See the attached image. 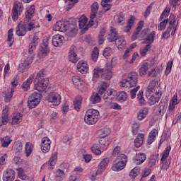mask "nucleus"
<instances>
[{
  "mask_svg": "<svg viewBox=\"0 0 181 181\" xmlns=\"http://www.w3.org/2000/svg\"><path fill=\"white\" fill-rule=\"evenodd\" d=\"M105 28H102L100 30L99 36H98V39H99V44L100 45H103V42H104V35H105Z\"/></svg>",
  "mask_w": 181,
  "mask_h": 181,
  "instance_id": "obj_57",
  "label": "nucleus"
},
{
  "mask_svg": "<svg viewBox=\"0 0 181 181\" xmlns=\"http://www.w3.org/2000/svg\"><path fill=\"white\" fill-rule=\"evenodd\" d=\"M110 144H111V140H109L108 138H102L99 140V145L101 148H107Z\"/></svg>",
  "mask_w": 181,
  "mask_h": 181,
  "instance_id": "obj_46",
  "label": "nucleus"
},
{
  "mask_svg": "<svg viewBox=\"0 0 181 181\" xmlns=\"http://www.w3.org/2000/svg\"><path fill=\"white\" fill-rule=\"evenodd\" d=\"M144 139H145V135L144 134H138L134 139V145L136 148H141L144 144Z\"/></svg>",
  "mask_w": 181,
  "mask_h": 181,
  "instance_id": "obj_32",
  "label": "nucleus"
},
{
  "mask_svg": "<svg viewBox=\"0 0 181 181\" xmlns=\"http://www.w3.org/2000/svg\"><path fill=\"white\" fill-rule=\"evenodd\" d=\"M47 100L49 103L53 104L54 107H57V105H60V103H62V95L58 93L52 92L48 95Z\"/></svg>",
  "mask_w": 181,
  "mask_h": 181,
  "instance_id": "obj_9",
  "label": "nucleus"
},
{
  "mask_svg": "<svg viewBox=\"0 0 181 181\" xmlns=\"http://www.w3.org/2000/svg\"><path fill=\"white\" fill-rule=\"evenodd\" d=\"M142 28H144V21H139L136 30L132 35V40H136L139 35V33L142 30Z\"/></svg>",
  "mask_w": 181,
  "mask_h": 181,
  "instance_id": "obj_30",
  "label": "nucleus"
},
{
  "mask_svg": "<svg viewBox=\"0 0 181 181\" xmlns=\"http://www.w3.org/2000/svg\"><path fill=\"white\" fill-rule=\"evenodd\" d=\"M117 98L119 101H127L128 98V95L125 92H119Z\"/></svg>",
  "mask_w": 181,
  "mask_h": 181,
  "instance_id": "obj_59",
  "label": "nucleus"
},
{
  "mask_svg": "<svg viewBox=\"0 0 181 181\" xmlns=\"http://www.w3.org/2000/svg\"><path fill=\"white\" fill-rule=\"evenodd\" d=\"M146 98L148 100V103L150 105H153L154 104H156L158 101H159V90H156L153 95H146Z\"/></svg>",
  "mask_w": 181,
  "mask_h": 181,
  "instance_id": "obj_23",
  "label": "nucleus"
},
{
  "mask_svg": "<svg viewBox=\"0 0 181 181\" xmlns=\"http://www.w3.org/2000/svg\"><path fill=\"white\" fill-rule=\"evenodd\" d=\"M36 46H37V44L36 42H30L28 47V52L30 54H32L33 53L34 50H36Z\"/></svg>",
  "mask_w": 181,
  "mask_h": 181,
  "instance_id": "obj_63",
  "label": "nucleus"
},
{
  "mask_svg": "<svg viewBox=\"0 0 181 181\" xmlns=\"http://www.w3.org/2000/svg\"><path fill=\"white\" fill-rule=\"evenodd\" d=\"M72 83L78 90H81V91L86 90V83L79 76H73Z\"/></svg>",
  "mask_w": 181,
  "mask_h": 181,
  "instance_id": "obj_15",
  "label": "nucleus"
},
{
  "mask_svg": "<svg viewBox=\"0 0 181 181\" xmlns=\"http://www.w3.org/2000/svg\"><path fill=\"white\" fill-rule=\"evenodd\" d=\"M1 146H3V148H8L11 142H12V140L11 139V137L6 136L1 139Z\"/></svg>",
  "mask_w": 181,
  "mask_h": 181,
  "instance_id": "obj_43",
  "label": "nucleus"
},
{
  "mask_svg": "<svg viewBox=\"0 0 181 181\" xmlns=\"http://www.w3.org/2000/svg\"><path fill=\"white\" fill-rule=\"evenodd\" d=\"M118 37V32H117V28L114 27H110V32L107 35V40L110 42H115Z\"/></svg>",
  "mask_w": 181,
  "mask_h": 181,
  "instance_id": "obj_26",
  "label": "nucleus"
},
{
  "mask_svg": "<svg viewBox=\"0 0 181 181\" xmlns=\"http://www.w3.org/2000/svg\"><path fill=\"white\" fill-rule=\"evenodd\" d=\"M137 100L141 105H144L145 104V99L144 98V92L142 90H140L139 93L137 94Z\"/></svg>",
  "mask_w": 181,
  "mask_h": 181,
  "instance_id": "obj_53",
  "label": "nucleus"
},
{
  "mask_svg": "<svg viewBox=\"0 0 181 181\" xmlns=\"http://www.w3.org/2000/svg\"><path fill=\"white\" fill-rule=\"evenodd\" d=\"M94 18H90L89 21V23H88V19L87 18V17L83 16L79 18V21H78V26L80 28V29H83L84 30H88V28H90V26H93V23H94Z\"/></svg>",
  "mask_w": 181,
  "mask_h": 181,
  "instance_id": "obj_10",
  "label": "nucleus"
},
{
  "mask_svg": "<svg viewBox=\"0 0 181 181\" xmlns=\"http://www.w3.org/2000/svg\"><path fill=\"white\" fill-rule=\"evenodd\" d=\"M51 144H52V141L49 139V137H43L42 139L41 149L43 153H47V152L50 151Z\"/></svg>",
  "mask_w": 181,
  "mask_h": 181,
  "instance_id": "obj_16",
  "label": "nucleus"
},
{
  "mask_svg": "<svg viewBox=\"0 0 181 181\" xmlns=\"http://www.w3.org/2000/svg\"><path fill=\"white\" fill-rule=\"evenodd\" d=\"M8 45L9 46V47H11L12 45H13V40H14V37H13V29L11 28L8 31Z\"/></svg>",
  "mask_w": 181,
  "mask_h": 181,
  "instance_id": "obj_45",
  "label": "nucleus"
},
{
  "mask_svg": "<svg viewBox=\"0 0 181 181\" xmlns=\"http://www.w3.org/2000/svg\"><path fill=\"white\" fill-rule=\"evenodd\" d=\"M99 54H100V52H98V48L95 47L92 52V60L93 62H96L98 59Z\"/></svg>",
  "mask_w": 181,
  "mask_h": 181,
  "instance_id": "obj_60",
  "label": "nucleus"
},
{
  "mask_svg": "<svg viewBox=\"0 0 181 181\" xmlns=\"http://www.w3.org/2000/svg\"><path fill=\"white\" fill-rule=\"evenodd\" d=\"M68 59L69 62H71V63H76V62H78L80 58H78L77 54H76V47H71L70 48Z\"/></svg>",
  "mask_w": 181,
  "mask_h": 181,
  "instance_id": "obj_22",
  "label": "nucleus"
},
{
  "mask_svg": "<svg viewBox=\"0 0 181 181\" xmlns=\"http://www.w3.org/2000/svg\"><path fill=\"white\" fill-rule=\"evenodd\" d=\"M15 180V171L13 170H7L3 174V181Z\"/></svg>",
  "mask_w": 181,
  "mask_h": 181,
  "instance_id": "obj_24",
  "label": "nucleus"
},
{
  "mask_svg": "<svg viewBox=\"0 0 181 181\" xmlns=\"http://www.w3.org/2000/svg\"><path fill=\"white\" fill-rule=\"evenodd\" d=\"M169 13H170V8L166 7L160 15V19H165V18H168L169 16Z\"/></svg>",
  "mask_w": 181,
  "mask_h": 181,
  "instance_id": "obj_61",
  "label": "nucleus"
},
{
  "mask_svg": "<svg viewBox=\"0 0 181 181\" xmlns=\"http://www.w3.org/2000/svg\"><path fill=\"white\" fill-rule=\"evenodd\" d=\"M33 148L34 146L32 144V143L30 142H27L25 144V156L26 158H29V156H30V155L32 154V152H33Z\"/></svg>",
  "mask_w": 181,
  "mask_h": 181,
  "instance_id": "obj_39",
  "label": "nucleus"
},
{
  "mask_svg": "<svg viewBox=\"0 0 181 181\" xmlns=\"http://www.w3.org/2000/svg\"><path fill=\"white\" fill-rule=\"evenodd\" d=\"M139 175V168L135 167L134 168H133L130 173H129V176L132 179H135V177Z\"/></svg>",
  "mask_w": 181,
  "mask_h": 181,
  "instance_id": "obj_52",
  "label": "nucleus"
},
{
  "mask_svg": "<svg viewBox=\"0 0 181 181\" xmlns=\"http://www.w3.org/2000/svg\"><path fill=\"white\" fill-rule=\"evenodd\" d=\"M40 95L38 93L34 92L28 97V107L30 109L36 108L40 103Z\"/></svg>",
  "mask_w": 181,
  "mask_h": 181,
  "instance_id": "obj_7",
  "label": "nucleus"
},
{
  "mask_svg": "<svg viewBox=\"0 0 181 181\" xmlns=\"http://www.w3.org/2000/svg\"><path fill=\"white\" fill-rule=\"evenodd\" d=\"M23 116L21 113L16 112L13 114L12 120H11V125H18L22 122V119Z\"/></svg>",
  "mask_w": 181,
  "mask_h": 181,
  "instance_id": "obj_28",
  "label": "nucleus"
},
{
  "mask_svg": "<svg viewBox=\"0 0 181 181\" xmlns=\"http://www.w3.org/2000/svg\"><path fill=\"white\" fill-rule=\"evenodd\" d=\"M103 56L106 59L111 56V47L105 48V49L103 50Z\"/></svg>",
  "mask_w": 181,
  "mask_h": 181,
  "instance_id": "obj_64",
  "label": "nucleus"
},
{
  "mask_svg": "<svg viewBox=\"0 0 181 181\" xmlns=\"http://www.w3.org/2000/svg\"><path fill=\"white\" fill-rule=\"evenodd\" d=\"M112 1H108V0H103L101 1V5L103 8H105V11H110L111 9V5L110 3Z\"/></svg>",
  "mask_w": 181,
  "mask_h": 181,
  "instance_id": "obj_51",
  "label": "nucleus"
},
{
  "mask_svg": "<svg viewBox=\"0 0 181 181\" xmlns=\"http://www.w3.org/2000/svg\"><path fill=\"white\" fill-rule=\"evenodd\" d=\"M12 150L16 155H21L23 152V145L22 143L18 142L13 146Z\"/></svg>",
  "mask_w": 181,
  "mask_h": 181,
  "instance_id": "obj_35",
  "label": "nucleus"
},
{
  "mask_svg": "<svg viewBox=\"0 0 181 181\" xmlns=\"http://www.w3.org/2000/svg\"><path fill=\"white\" fill-rule=\"evenodd\" d=\"M134 26H135V16H130L129 19L127 21V26L123 29V32L129 33L128 35H129V32H131V30Z\"/></svg>",
  "mask_w": 181,
  "mask_h": 181,
  "instance_id": "obj_20",
  "label": "nucleus"
},
{
  "mask_svg": "<svg viewBox=\"0 0 181 181\" xmlns=\"http://www.w3.org/2000/svg\"><path fill=\"white\" fill-rule=\"evenodd\" d=\"M116 21L118 25H124L125 23V15L120 13L116 16Z\"/></svg>",
  "mask_w": 181,
  "mask_h": 181,
  "instance_id": "obj_49",
  "label": "nucleus"
},
{
  "mask_svg": "<svg viewBox=\"0 0 181 181\" xmlns=\"http://www.w3.org/2000/svg\"><path fill=\"white\" fill-rule=\"evenodd\" d=\"M155 64V59H151L150 62L144 63L141 67L139 69V74L140 76H146V72L153 64Z\"/></svg>",
  "mask_w": 181,
  "mask_h": 181,
  "instance_id": "obj_17",
  "label": "nucleus"
},
{
  "mask_svg": "<svg viewBox=\"0 0 181 181\" xmlns=\"http://www.w3.org/2000/svg\"><path fill=\"white\" fill-rule=\"evenodd\" d=\"M49 86V79L43 78L40 81H34V88L37 91H45Z\"/></svg>",
  "mask_w": 181,
  "mask_h": 181,
  "instance_id": "obj_12",
  "label": "nucleus"
},
{
  "mask_svg": "<svg viewBox=\"0 0 181 181\" xmlns=\"http://www.w3.org/2000/svg\"><path fill=\"white\" fill-rule=\"evenodd\" d=\"M47 53H49V51L47 49L42 48L41 50L38 52V57L40 59H45L46 56H47Z\"/></svg>",
  "mask_w": 181,
  "mask_h": 181,
  "instance_id": "obj_58",
  "label": "nucleus"
},
{
  "mask_svg": "<svg viewBox=\"0 0 181 181\" xmlns=\"http://www.w3.org/2000/svg\"><path fill=\"white\" fill-rule=\"evenodd\" d=\"M180 103V99L177 98V93H175L170 99L168 106V111L170 114H173L176 111V105Z\"/></svg>",
  "mask_w": 181,
  "mask_h": 181,
  "instance_id": "obj_14",
  "label": "nucleus"
},
{
  "mask_svg": "<svg viewBox=\"0 0 181 181\" xmlns=\"http://www.w3.org/2000/svg\"><path fill=\"white\" fill-rule=\"evenodd\" d=\"M98 88V94H100V95H103V93L107 91V88H108V83L105 81H102L99 83Z\"/></svg>",
  "mask_w": 181,
  "mask_h": 181,
  "instance_id": "obj_41",
  "label": "nucleus"
},
{
  "mask_svg": "<svg viewBox=\"0 0 181 181\" xmlns=\"http://www.w3.org/2000/svg\"><path fill=\"white\" fill-rule=\"evenodd\" d=\"M154 37H155V31L151 32V34L147 35V37L144 41V43H147V45L144 47L140 49V54L141 57H145V56H146L148 53V51L151 50V47H152L151 44L153 42Z\"/></svg>",
  "mask_w": 181,
  "mask_h": 181,
  "instance_id": "obj_6",
  "label": "nucleus"
},
{
  "mask_svg": "<svg viewBox=\"0 0 181 181\" xmlns=\"http://www.w3.org/2000/svg\"><path fill=\"white\" fill-rule=\"evenodd\" d=\"M146 160V155L144 153H137L133 158V162L135 165H142Z\"/></svg>",
  "mask_w": 181,
  "mask_h": 181,
  "instance_id": "obj_19",
  "label": "nucleus"
},
{
  "mask_svg": "<svg viewBox=\"0 0 181 181\" xmlns=\"http://www.w3.org/2000/svg\"><path fill=\"white\" fill-rule=\"evenodd\" d=\"M101 77L103 80H111L112 77V66L110 64H106L104 69H95L93 70V81H95L96 78Z\"/></svg>",
  "mask_w": 181,
  "mask_h": 181,
  "instance_id": "obj_3",
  "label": "nucleus"
},
{
  "mask_svg": "<svg viewBox=\"0 0 181 181\" xmlns=\"http://www.w3.org/2000/svg\"><path fill=\"white\" fill-rule=\"evenodd\" d=\"M127 166L124 162L114 161L113 166L112 169L114 172H119V170H122Z\"/></svg>",
  "mask_w": 181,
  "mask_h": 181,
  "instance_id": "obj_29",
  "label": "nucleus"
},
{
  "mask_svg": "<svg viewBox=\"0 0 181 181\" xmlns=\"http://www.w3.org/2000/svg\"><path fill=\"white\" fill-rule=\"evenodd\" d=\"M98 118H100V112L97 110L89 109L86 112L84 121L88 125H94L98 122Z\"/></svg>",
  "mask_w": 181,
  "mask_h": 181,
  "instance_id": "obj_5",
  "label": "nucleus"
},
{
  "mask_svg": "<svg viewBox=\"0 0 181 181\" xmlns=\"http://www.w3.org/2000/svg\"><path fill=\"white\" fill-rule=\"evenodd\" d=\"M159 131L158 129H153L148 134V138L147 139V144L151 145L153 141L156 139Z\"/></svg>",
  "mask_w": 181,
  "mask_h": 181,
  "instance_id": "obj_31",
  "label": "nucleus"
},
{
  "mask_svg": "<svg viewBox=\"0 0 181 181\" xmlns=\"http://www.w3.org/2000/svg\"><path fill=\"white\" fill-rule=\"evenodd\" d=\"M35 79V74H32L23 83V88L24 91H28L29 88H30V84L33 83V80Z\"/></svg>",
  "mask_w": 181,
  "mask_h": 181,
  "instance_id": "obj_33",
  "label": "nucleus"
},
{
  "mask_svg": "<svg viewBox=\"0 0 181 181\" xmlns=\"http://www.w3.org/2000/svg\"><path fill=\"white\" fill-rule=\"evenodd\" d=\"M158 81H152L150 82L146 90V95H149V94H151V93H156V91H158V90H156V88H158Z\"/></svg>",
  "mask_w": 181,
  "mask_h": 181,
  "instance_id": "obj_25",
  "label": "nucleus"
},
{
  "mask_svg": "<svg viewBox=\"0 0 181 181\" xmlns=\"http://www.w3.org/2000/svg\"><path fill=\"white\" fill-rule=\"evenodd\" d=\"M21 12H23V4L21 2H16L13 5L11 15V18L14 22L18 21Z\"/></svg>",
  "mask_w": 181,
  "mask_h": 181,
  "instance_id": "obj_8",
  "label": "nucleus"
},
{
  "mask_svg": "<svg viewBox=\"0 0 181 181\" xmlns=\"http://www.w3.org/2000/svg\"><path fill=\"white\" fill-rule=\"evenodd\" d=\"M8 108L4 109L2 117L0 119V127H2V125H6V124H8Z\"/></svg>",
  "mask_w": 181,
  "mask_h": 181,
  "instance_id": "obj_34",
  "label": "nucleus"
},
{
  "mask_svg": "<svg viewBox=\"0 0 181 181\" xmlns=\"http://www.w3.org/2000/svg\"><path fill=\"white\" fill-rule=\"evenodd\" d=\"M35 13V6H31L27 8L25 18L23 23H20L16 27V35L18 36H25L26 35V26H28V30L35 29V21L32 20Z\"/></svg>",
  "mask_w": 181,
  "mask_h": 181,
  "instance_id": "obj_1",
  "label": "nucleus"
},
{
  "mask_svg": "<svg viewBox=\"0 0 181 181\" xmlns=\"http://www.w3.org/2000/svg\"><path fill=\"white\" fill-rule=\"evenodd\" d=\"M139 88H140V86H135V88H134L133 89H132L130 90V97H131L132 100H134V98H135V97H136V93H138V91H139Z\"/></svg>",
  "mask_w": 181,
  "mask_h": 181,
  "instance_id": "obj_54",
  "label": "nucleus"
},
{
  "mask_svg": "<svg viewBox=\"0 0 181 181\" xmlns=\"http://www.w3.org/2000/svg\"><path fill=\"white\" fill-rule=\"evenodd\" d=\"M115 160V162H124L125 165H127V163L128 162V157H127L125 154H120Z\"/></svg>",
  "mask_w": 181,
  "mask_h": 181,
  "instance_id": "obj_48",
  "label": "nucleus"
},
{
  "mask_svg": "<svg viewBox=\"0 0 181 181\" xmlns=\"http://www.w3.org/2000/svg\"><path fill=\"white\" fill-rule=\"evenodd\" d=\"M110 163V158H103L100 163H99V167L98 169V173H103L105 169H107V166H108V164Z\"/></svg>",
  "mask_w": 181,
  "mask_h": 181,
  "instance_id": "obj_27",
  "label": "nucleus"
},
{
  "mask_svg": "<svg viewBox=\"0 0 181 181\" xmlns=\"http://www.w3.org/2000/svg\"><path fill=\"white\" fill-rule=\"evenodd\" d=\"M146 115H148V109L143 108L138 112L137 119L139 121H142L144 118H146Z\"/></svg>",
  "mask_w": 181,
  "mask_h": 181,
  "instance_id": "obj_40",
  "label": "nucleus"
},
{
  "mask_svg": "<svg viewBox=\"0 0 181 181\" xmlns=\"http://www.w3.org/2000/svg\"><path fill=\"white\" fill-rule=\"evenodd\" d=\"M100 8V5L97 2H94L91 6V12L92 13L90 16V19L95 18L97 16V12L98 11V8Z\"/></svg>",
  "mask_w": 181,
  "mask_h": 181,
  "instance_id": "obj_36",
  "label": "nucleus"
},
{
  "mask_svg": "<svg viewBox=\"0 0 181 181\" xmlns=\"http://www.w3.org/2000/svg\"><path fill=\"white\" fill-rule=\"evenodd\" d=\"M57 160V152H55L54 154L52 155L51 158H49L47 164L51 166L49 169L52 170L54 169V166L56 165V162Z\"/></svg>",
  "mask_w": 181,
  "mask_h": 181,
  "instance_id": "obj_37",
  "label": "nucleus"
},
{
  "mask_svg": "<svg viewBox=\"0 0 181 181\" xmlns=\"http://www.w3.org/2000/svg\"><path fill=\"white\" fill-rule=\"evenodd\" d=\"M116 46H117L119 48L122 49L124 46L126 45L125 38L124 36H119L116 40H115Z\"/></svg>",
  "mask_w": 181,
  "mask_h": 181,
  "instance_id": "obj_38",
  "label": "nucleus"
},
{
  "mask_svg": "<svg viewBox=\"0 0 181 181\" xmlns=\"http://www.w3.org/2000/svg\"><path fill=\"white\" fill-rule=\"evenodd\" d=\"M91 101L93 104H97L101 101V98L100 97V94L97 93L95 95L91 97Z\"/></svg>",
  "mask_w": 181,
  "mask_h": 181,
  "instance_id": "obj_62",
  "label": "nucleus"
},
{
  "mask_svg": "<svg viewBox=\"0 0 181 181\" xmlns=\"http://www.w3.org/2000/svg\"><path fill=\"white\" fill-rule=\"evenodd\" d=\"M76 69L81 74H87L88 72V64L83 61H79L76 65Z\"/></svg>",
  "mask_w": 181,
  "mask_h": 181,
  "instance_id": "obj_18",
  "label": "nucleus"
},
{
  "mask_svg": "<svg viewBox=\"0 0 181 181\" xmlns=\"http://www.w3.org/2000/svg\"><path fill=\"white\" fill-rule=\"evenodd\" d=\"M56 177L57 180L62 181L63 179L66 177V174H64V171L61 169H58L56 172Z\"/></svg>",
  "mask_w": 181,
  "mask_h": 181,
  "instance_id": "obj_47",
  "label": "nucleus"
},
{
  "mask_svg": "<svg viewBox=\"0 0 181 181\" xmlns=\"http://www.w3.org/2000/svg\"><path fill=\"white\" fill-rule=\"evenodd\" d=\"M120 84L122 87H130V88H132V87H137L138 74H136V72H130L127 74L126 78L120 82Z\"/></svg>",
  "mask_w": 181,
  "mask_h": 181,
  "instance_id": "obj_4",
  "label": "nucleus"
},
{
  "mask_svg": "<svg viewBox=\"0 0 181 181\" xmlns=\"http://www.w3.org/2000/svg\"><path fill=\"white\" fill-rule=\"evenodd\" d=\"M83 99L81 96L76 98L75 101L74 102V108L76 111H80V108H81V103Z\"/></svg>",
  "mask_w": 181,
  "mask_h": 181,
  "instance_id": "obj_42",
  "label": "nucleus"
},
{
  "mask_svg": "<svg viewBox=\"0 0 181 181\" xmlns=\"http://www.w3.org/2000/svg\"><path fill=\"white\" fill-rule=\"evenodd\" d=\"M139 127H140L139 123L138 122L133 123L132 126V132L133 135H136V134H138V131H139Z\"/></svg>",
  "mask_w": 181,
  "mask_h": 181,
  "instance_id": "obj_55",
  "label": "nucleus"
},
{
  "mask_svg": "<svg viewBox=\"0 0 181 181\" xmlns=\"http://www.w3.org/2000/svg\"><path fill=\"white\" fill-rule=\"evenodd\" d=\"M160 104V112H165V111H166V108H168V98L165 97L161 99Z\"/></svg>",
  "mask_w": 181,
  "mask_h": 181,
  "instance_id": "obj_44",
  "label": "nucleus"
},
{
  "mask_svg": "<svg viewBox=\"0 0 181 181\" xmlns=\"http://www.w3.org/2000/svg\"><path fill=\"white\" fill-rule=\"evenodd\" d=\"M56 32H66L68 36H76L77 34V25L71 23L69 21H58L53 27Z\"/></svg>",
  "mask_w": 181,
  "mask_h": 181,
  "instance_id": "obj_2",
  "label": "nucleus"
},
{
  "mask_svg": "<svg viewBox=\"0 0 181 181\" xmlns=\"http://www.w3.org/2000/svg\"><path fill=\"white\" fill-rule=\"evenodd\" d=\"M120 153H121V147L117 146L113 149L112 156H113V158H118V156L121 155Z\"/></svg>",
  "mask_w": 181,
  "mask_h": 181,
  "instance_id": "obj_56",
  "label": "nucleus"
},
{
  "mask_svg": "<svg viewBox=\"0 0 181 181\" xmlns=\"http://www.w3.org/2000/svg\"><path fill=\"white\" fill-rule=\"evenodd\" d=\"M171 149H172V147H170V146H167L164 150L160 159V162H161L160 168L162 169H164L165 170H166V169H168V161L166 160V159L168 158V156H169V153H170Z\"/></svg>",
  "mask_w": 181,
  "mask_h": 181,
  "instance_id": "obj_13",
  "label": "nucleus"
},
{
  "mask_svg": "<svg viewBox=\"0 0 181 181\" xmlns=\"http://www.w3.org/2000/svg\"><path fill=\"white\" fill-rule=\"evenodd\" d=\"M63 40H64V37L61 35H55L52 37V45L55 46V47H60L63 46Z\"/></svg>",
  "mask_w": 181,
  "mask_h": 181,
  "instance_id": "obj_21",
  "label": "nucleus"
},
{
  "mask_svg": "<svg viewBox=\"0 0 181 181\" xmlns=\"http://www.w3.org/2000/svg\"><path fill=\"white\" fill-rule=\"evenodd\" d=\"M100 144H95L91 147V151L93 153H95V155H101V150L100 149Z\"/></svg>",
  "mask_w": 181,
  "mask_h": 181,
  "instance_id": "obj_50",
  "label": "nucleus"
},
{
  "mask_svg": "<svg viewBox=\"0 0 181 181\" xmlns=\"http://www.w3.org/2000/svg\"><path fill=\"white\" fill-rule=\"evenodd\" d=\"M33 62V55H30L26 57L24 61L19 65L18 71L20 73H25L28 69L29 66L32 64Z\"/></svg>",
  "mask_w": 181,
  "mask_h": 181,
  "instance_id": "obj_11",
  "label": "nucleus"
}]
</instances>
